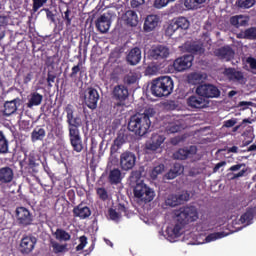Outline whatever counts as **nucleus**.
<instances>
[{
	"label": "nucleus",
	"instance_id": "1",
	"mask_svg": "<svg viewBox=\"0 0 256 256\" xmlns=\"http://www.w3.org/2000/svg\"><path fill=\"white\" fill-rule=\"evenodd\" d=\"M176 223L174 227H167L166 233L170 238L181 237V231L189 223L198 219V211L194 206L181 207L175 211Z\"/></svg>",
	"mask_w": 256,
	"mask_h": 256
},
{
	"label": "nucleus",
	"instance_id": "2",
	"mask_svg": "<svg viewBox=\"0 0 256 256\" xmlns=\"http://www.w3.org/2000/svg\"><path fill=\"white\" fill-rule=\"evenodd\" d=\"M65 112L67 113L70 143L73 147V150L77 153H80L84 149L81 133L79 130V128L83 126L82 118L80 115H74L75 109L71 104L67 105Z\"/></svg>",
	"mask_w": 256,
	"mask_h": 256
},
{
	"label": "nucleus",
	"instance_id": "3",
	"mask_svg": "<svg viewBox=\"0 0 256 256\" xmlns=\"http://www.w3.org/2000/svg\"><path fill=\"white\" fill-rule=\"evenodd\" d=\"M156 111L148 108L142 114H136L130 117L128 122V130L134 132L138 136H145L151 127V118L154 117Z\"/></svg>",
	"mask_w": 256,
	"mask_h": 256
},
{
	"label": "nucleus",
	"instance_id": "4",
	"mask_svg": "<svg viewBox=\"0 0 256 256\" xmlns=\"http://www.w3.org/2000/svg\"><path fill=\"white\" fill-rule=\"evenodd\" d=\"M131 181H135L136 185L133 189L134 197L141 200L145 204L151 203L155 197L156 193L153 189L148 187L143 180H141L140 171H132L130 176Z\"/></svg>",
	"mask_w": 256,
	"mask_h": 256
},
{
	"label": "nucleus",
	"instance_id": "5",
	"mask_svg": "<svg viewBox=\"0 0 256 256\" xmlns=\"http://www.w3.org/2000/svg\"><path fill=\"white\" fill-rule=\"evenodd\" d=\"M173 78L171 76H161L151 82V94L155 97H168L173 93Z\"/></svg>",
	"mask_w": 256,
	"mask_h": 256
},
{
	"label": "nucleus",
	"instance_id": "6",
	"mask_svg": "<svg viewBox=\"0 0 256 256\" xmlns=\"http://www.w3.org/2000/svg\"><path fill=\"white\" fill-rule=\"evenodd\" d=\"M190 22L186 17H177L172 19L165 30V34L168 37H172L176 31H187L189 30Z\"/></svg>",
	"mask_w": 256,
	"mask_h": 256
},
{
	"label": "nucleus",
	"instance_id": "7",
	"mask_svg": "<svg viewBox=\"0 0 256 256\" xmlns=\"http://www.w3.org/2000/svg\"><path fill=\"white\" fill-rule=\"evenodd\" d=\"M196 94L206 99H217L221 96V92L217 86L211 83L199 84L196 88Z\"/></svg>",
	"mask_w": 256,
	"mask_h": 256
},
{
	"label": "nucleus",
	"instance_id": "8",
	"mask_svg": "<svg viewBox=\"0 0 256 256\" xmlns=\"http://www.w3.org/2000/svg\"><path fill=\"white\" fill-rule=\"evenodd\" d=\"M15 216L19 227L26 228L33 225L34 216L26 207H17L15 210Z\"/></svg>",
	"mask_w": 256,
	"mask_h": 256
},
{
	"label": "nucleus",
	"instance_id": "9",
	"mask_svg": "<svg viewBox=\"0 0 256 256\" xmlns=\"http://www.w3.org/2000/svg\"><path fill=\"white\" fill-rule=\"evenodd\" d=\"M128 98L129 90L126 86H123V84L114 86L112 90V99L116 101L115 107H124Z\"/></svg>",
	"mask_w": 256,
	"mask_h": 256
},
{
	"label": "nucleus",
	"instance_id": "10",
	"mask_svg": "<svg viewBox=\"0 0 256 256\" xmlns=\"http://www.w3.org/2000/svg\"><path fill=\"white\" fill-rule=\"evenodd\" d=\"M37 244V238L32 234L23 235L19 244V251L22 255L27 256L32 254Z\"/></svg>",
	"mask_w": 256,
	"mask_h": 256
},
{
	"label": "nucleus",
	"instance_id": "11",
	"mask_svg": "<svg viewBox=\"0 0 256 256\" xmlns=\"http://www.w3.org/2000/svg\"><path fill=\"white\" fill-rule=\"evenodd\" d=\"M100 99V94L96 88H86L84 90V105L90 110H95L98 107V101Z\"/></svg>",
	"mask_w": 256,
	"mask_h": 256
},
{
	"label": "nucleus",
	"instance_id": "12",
	"mask_svg": "<svg viewBox=\"0 0 256 256\" xmlns=\"http://www.w3.org/2000/svg\"><path fill=\"white\" fill-rule=\"evenodd\" d=\"M170 56V48L165 45L152 46L148 51V58L151 60L161 61Z\"/></svg>",
	"mask_w": 256,
	"mask_h": 256
},
{
	"label": "nucleus",
	"instance_id": "13",
	"mask_svg": "<svg viewBox=\"0 0 256 256\" xmlns=\"http://www.w3.org/2000/svg\"><path fill=\"white\" fill-rule=\"evenodd\" d=\"M137 157L130 151L123 152L120 155L119 164L123 171L132 170L136 165Z\"/></svg>",
	"mask_w": 256,
	"mask_h": 256
},
{
	"label": "nucleus",
	"instance_id": "14",
	"mask_svg": "<svg viewBox=\"0 0 256 256\" xmlns=\"http://www.w3.org/2000/svg\"><path fill=\"white\" fill-rule=\"evenodd\" d=\"M193 55H184L175 59L173 67L177 72H183L192 67Z\"/></svg>",
	"mask_w": 256,
	"mask_h": 256
},
{
	"label": "nucleus",
	"instance_id": "15",
	"mask_svg": "<svg viewBox=\"0 0 256 256\" xmlns=\"http://www.w3.org/2000/svg\"><path fill=\"white\" fill-rule=\"evenodd\" d=\"M186 104L191 109H204L208 107L209 102L204 97L198 96V94H192L187 98Z\"/></svg>",
	"mask_w": 256,
	"mask_h": 256
},
{
	"label": "nucleus",
	"instance_id": "16",
	"mask_svg": "<svg viewBox=\"0 0 256 256\" xmlns=\"http://www.w3.org/2000/svg\"><path fill=\"white\" fill-rule=\"evenodd\" d=\"M121 20L123 24L130 28H135L139 24V16L134 10H127L122 14Z\"/></svg>",
	"mask_w": 256,
	"mask_h": 256
},
{
	"label": "nucleus",
	"instance_id": "17",
	"mask_svg": "<svg viewBox=\"0 0 256 256\" xmlns=\"http://www.w3.org/2000/svg\"><path fill=\"white\" fill-rule=\"evenodd\" d=\"M214 54L220 60H224L226 62L231 61L234 58L235 52L233 48L229 45H225L220 47L214 51Z\"/></svg>",
	"mask_w": 256,
	"mask_h": 256
},
{
	"label": "nucleus",
	"instance_id": "18",
	"mask_svg": "<svg viewBox=\"0 0 256 256\" xmlns=\"http://www.w3.org/2000/svg\"><path fill=\"white\" fill-rule=\"evenodd\" d=\"M224 74L228 77L230 81L243 84L245 82L244 73L236 68L229 67L225 68Z\"/></svg>",
	"mask_w": 256,
	"mask_h": 256
},
{
	"label": "nucleus",
	"instance_id": "19",
	"mask_svg": "<svg viewBox=\"0 0 256 256\" xmlns=\"http://www.w3.org/2000/svg\"><path fill=\"white\" fill-rule=\"evenodd\" d=\"M110 27H111V20L105 14L100 15L96 19V29L101 34H106L110 30Z\"/></svg>",
	"mask_w": 256,
	"mask_h": 256
},
{
	"label": "nucleus",
	"instance_id": "20",
	"mask_svg": "<svg viewBox=\"0 0 256 256\" xmlns=\"http://www.w3.org/2000/svg\"><path fill=\"white\" fill-rule=\"evenodd\" d=\"M160 23L158 15H148L144 21L143 29L146 33L153 32L157 29Z\"/></svg>",
	"mask_w": 256,
	"mask_h": 256
},
{
	"label": "nucleus",
	"instance_id": "21",
	"mask_svg": "<svg viewBox=\"0 0 256 256\" xmlns=\"http://www.w3.org/2000/svg\"><path fill=\"white\" fill-rule=\"evenodd\" d=\"M142 59V51L139 47H134L130 49L126 56V61L129 65L135 66L141 62Z\"/></svg>",
	"mask_w": 256,
	"mask_h": 256
},
{
	"label": "nucleus",
	"instance_id": "22",
	"mask_svg": "<svg viewBox=\"0 0 256 256\" xmlns=\"http://www.w3.org/2000/svg\"><path fill=\"white\" fill-rule=\"evenodd\" d=\"M73 215L80 220H86L91 216V209L87 205L80 203L74 207Z\"/></svg>",
	"mask_w": 256,
	"mask_h": 256
},
{
	"label": "nucleus",
	"instance_id": "23",
	"mask_svg": "<svg viewBox=\"0 0 256 256\" xmlns=\"http://www.w3.org/2000/svg\"><path fill=\"white\" fill-rule=\"evenodd\" d=\"M166 138L163 135L152 134L149 142L146 143V149L156 151L165 142Z\"/></svg>",
	"mask_w": 256,
	"mask_h": 256
},
{
	"label": "nucleus",
	"instance_id": "24",
	"mask_svg": "<svg viewBox=\"0 0 256 256\" xmlns=\"http://www.w3.org/2000/svg\"><path fill=\"white\" fill-rule=\"evenodd\" d=\"M14 179V170L9 167H1L0 168V183L3 185H8V183H12Z\"/></svg>",
	"mask_w": 256,
	"mask_h": 256
},
{
	"label": "nucleus",
	"instance_id": "25",
	"mask_svg": "<svg viewBox=\"0 0 256 256\" xmlns=\"http://www.w3.org/2000/svg\"><path fill=\"white\" fill-rule=\"evenodd\" d=\"M127 135L120 131L117 133V137L114 139L113 144L110 147V153L114 154L122 148V146L126 143Z\"/></svg>",
	"mask_w": 256,
	"mask_h": 256
},
{
	"label": "nucleus",
	"instance_id": "26",
	"mask_svg": "<svg viewBox=\"0 0 256 256\" xmlns=\"http://www.w3.org/2000/svg\"><path fill=\"white\" fill-rule=\"evenodd\" d=\"M197 151L195 146L190 148H180L173 154L175 160H186L190 155L195 154Z\"/></svg>",
	"mask_w": 256,
	"mask_h": 256
},
{
	"label": "nucleus",
	"instance_id": "27",
	"mask_svg": "<svg viewBox=\"0 0 256 256\" xmlns=\"http://www.w3.org/2000/svg\"><path fill=\"white\" fill-rule=\"evenodd\" d=\"M40 155L36 151H31L29 155L25 157V163L29 169L35 171V168L40 165Z\"/></svg>",
	"mask_w": 256,
	"mask_h": 256
},
{
	"label": "nucleus",
	"instance_id": "28",
	"mask_svg": "<svg viewBox=\"0 0 256 256\" xmlns=\"http://www.w3.org/2000/svg\"><path fill=\"white\" fill-rule=\"evenodd\" d=\"M110 185H119L122 181V172L119 168L110 169L107 176Z\"/></svg>",
	"mask_w": 256,
	"mask_h": 256
},
{
	"label": "nucleus",
	"instance_id": "29",
	"mask_svg": "<svg viewBox=\"0 0 256 256\" xmlns=\"http://www.w3.org/2000/svg\"><path fill=\"white\" fill-rule=\"evenodd\" d=\"M42 101H43L42 94H39L38 92H32L27 103V108L31 109L34 106H39L41 105Z\"/></svg>",
	"mask_w": 256,
	"mask_h": 256
},
{
	"label": "nucleus",
	"instance_id": "30",
	"mask_svg": "<svg viewBox=\"0 0 256 256\" xmlns=\"http://www.w3.org/2000/svg\"><path fill=\"white\" fill-rule=\"evenodd\" d=\"M51 247H52V252L55 255H59V254H64L66 252H68V244H61L55 240L51 241Z\"/></svg>",
	"mask_w": 256,
	"mask_h": 256
},
{
	"label": "nucleus",
	"instance_id": "31",
	"mask_svg": "<svg viewBox=\"0 0 256 256\" xmlns=\"http://www.w3.org/2000/svg\"><path fill=\"white\" fill-rule=\"evenodd\" d=\"M203 3H206V0H184V7L188 11H196V9H200Z\"/></svg>",
	"mask_w": 256,
	"mask_h": 256
},
{
	"label": "nucleus",
	"instance_id": "32",
	"mask_svg": "<svg viewBox=\"0 0 256 256\" xmlns=\"http://www.w3.org/2000/svg\"><path fill=\"white\" fill-rule=\"evenodd\" d=\"M255 213H256V209L255 208H248L247 211L240 218L241 224L250 225L251 221L255 217Z\"/></svg>",
	"mask_w": 256,
	"mask_h": 256
},
{
	"label": "nucleus",
	"instance_id": "33",
	"mask_svg": "<svg viewBox=\"0 0 256 256\" xmlns=\"http://www.w3.org/2000/svg\"><path fill=\"white\" fill-rule=\"evenodd\" d=\"M54 236L56 240L58 241H63V242H68L71 240V235L69 232L62 228H57L56 232L54 233Z\"/></svg>",
	"mask_w": 256,
	"mask_h": 256
},
{
	"label": "nucleus",
	"instance_id": "34",
	"mask_svg": "<svg viewBox=\"0 0 256 256\" xmlns=\"http://www.w3.org/2000/svg\"><path fill=\"white\" fill-rule=\"evenodd\" d=\"M186 50L192 55H202L204 54V48L196 43H190L186 45Z\"/></svg>",
	"mask_w": 256,
	"mask_h": 256
},
{
	"label": "nucleus",
	"instance_id": "35",
	"mask_svg": "<svg viewBox=\"0 0 256 256\" xmlns=\"http://www.w3.org/2000/svg\"><path fill=\"white\" fill-rule=\"evenodd\" d=\"M16 111H17L16 100H11L10 102H6L4 104V110H3L4 116L8 117L14 114Z\"/></svg>",
	"mask_w": 256,
	"mask_h": 256
},
{
	"label": "nucleus",
	"instance_id": "36",
	"mask_svg": "<svg viewBox=\"0 0 256 256\" xmlns=\"http://www.w3.org/2000/svg\"><path fill=\"white\" fill-rule=\"evenodd\" d=\"M9 150V142L3 131H0V154H7Z\"/></svg>",
	"mask_w": 256,
	"mask_h": 256
},
{
	"label": "nucleus",
	"instance_id": "37",
	"mask_svg": "<svg viewBox=\"0 0 256 256\" xmlns=\"http://www.w3.org/2000/svg\"><path fill=\"white\" fill-rule=\"evenodd\" d=\"M46 135V132L43 128H36L31 134V140L36 142L38 140H43Z\"/></svg>",
	"mask_w": 256,
	"mask_h": 256
},
{
	"label": "nucleus",
	"instance_id": "38",
	"mask_svg": "<svg viewBox=\"0 0 256 256\" xmlns=\"http://www.w3.org/2000/svg\"><path fill=\"white\" fill-rule=\"evenodd\" d=\"M62 19L65 21V25L68 28L71 27L74 15L69 7H67L66 11L62 12Z\"/></svg>",
	"mask_w": 256,
	"mask_h": 256
},
{
	"label": "nucleus",
	"instance_id": "39",
	"mask_svg": "<svg viewBox=\"0 0 256 256\" xmlns=\"http://www.w3.org/2000/svg\"><path fill=\"white\" fill-rule=\"evenodd\" d=\"M228 235H229V233H225L224 231L214 232V233L209 234L206 237V242L210 243V242L216 241L218 239H222L224 237H227Z\"/></svg>",
	"mask_w": 256,
	"mask_h": 256
},
{
	"label": "nucleus",
	"instance_id": "40",
	"mask_svg": "<svg viewBox=\"0 0 256 256\" xmlns=\"http://www.w3.org/2000/svg\"><path fill=\"white\" fill-rule=\"evenodd\" d=\"M96 195L100 201L106 202L109 200V193L106 188L98 187L96 188Z\"/></svg>",
	"mask_w": 256,
	"mask_h": 256
},
{
	"label": "nucleus",
	"instance_id": "41",
	"mask_svg": "<svg viewBox=\"0 0 256 256\" xmlns=\"http://www.w3.org/2000/svg\"><path fill=\"white\" fill-rule=\"evenodd\" d=\"M166 206L171 207V208H175L177 206H179V200L177 198V194H172L169 195L165 201Z\"/></svg>",
	"mask_w": 256,
	"mask_h": 256
},
{
	"label": "nucleus",
	"instance_id": "42",
	"mask_svg": "<svg viewBox=\"0 0 256 256\" xmlns=\"http://www.w3.org/2000/svg\"><path fill=\"white\" fill-rule=\"evenodd\" d=\"M122 57V51L119 48H114L109 55V60L112 63H117L119 59Z\"/></svg>",
	"mask_w": 256,
	"mask_h": 256
},
{
	"label": "nucleus",
	"instance_id": "43",
	"mask_svg": "<svg viewBox=\"0 0 256 256\" xmlns=\"http://www.w3.org/2000/svg\"><path fill=\"white\" fill-rule=\"evenodd\" d=\"M82 67V61H79L77 65H74L72 67V72L69 74V77L71 79H76L77 75L80 73V75H82L83 71L81 69Z\"/></svg>",
	"mask_w": 256,
	"mask_h": 256
},
{
	"label": "nucleus",
	"instance_id": "44",
	"mask_svg": "<svg viewBox=\"0 0 256 256\" xmlns=\"http://www.w3.org/2000/svg\"><path fill=\"white\" fill-rule=\"evenodd\" d=\"M165 171V165L159 164L155 166L151 171V179H156L159 174H162Z\"/></svg>",
	"mask_w": 256,
	"mask_h": 256
},
{
	"label": "nucleus",
	"instance_id": "45",
	"mask_svg": "<svg viewBox=\"0 0 256 256\" xmlns=\"http://www.w3.org/2000/svg\"><path fill=\"white\" fill-rule=\"evenodd\" d=\"M244 38L248 40H256V27L246 29L244 31Z\"/></svg>",
	"mask_w": 256,
	"mask_h": 256
},
{
	"label": "nucleus",
	"instance_id": "46",
	"mask_svg": "<svg viewBox=\"0 0 256 256\" xmlns=\"http://www.w3.org/2000/svg\"><path fill=\"white\" fill-rule=\"evenodd\" d=\"M178 203L183 205L185 202H189L190 194L188 191H182L180 194L177 195Z\"/></svg>",
	"mask_w": 256,
	"mask_h": 256
},
{
	"label": "nucleus",
	"instance_id": "47",
	"mask_svg": "<svg viewBox=\"0 0 256 256\" xmlns=\"http://www.w3.org/2000/svg\"><path fill=\"white\" fill-rule=\"evenodd\" d=\"M254 3V0H238L237 5L241 9H250V7H253Z\"/></svg>",
	"mask_w": 256,
	"mask_h": 256
},
{
	"label": "nucleus",
	"instance_id": "48",
	"mask_svg": "<svg viewBox=\"0 0 256 256\" xmlns=\"http://www.w3.org/2000/svg\"><path fill=\"white\" fill-rule=\"evenodd\" d=\"M32 3H33L32 11H34V13H37V11L41 9V7H43L44 5H46V3H48V0H32Z\"/></svg>",
	"mask_w": 256,
	"mask_h": 256
},
{
	"label": "nucleus",
	"instance_id": "49",
	"mask_svg": "<svg viewBox=\"0 0 256 256\" xmlns=\"http://www.w3.org/2000/svg\"><path fill=\"white\" fill-rule=\"evenodd\" d=\"M108 216L111 221L118 222L121 219V214L118 213L115 209L109 208L108 209Z\"/></svg>",
	"mask_w": 256,
	"mask_h": 256
},
{
	"label": "nucleus",
	"instance_id": "50",
	"mask_svg": "<svg viewBox=\"0 0 256 256\" xmlns=\"http://www.w3.org/2000/svg\"><path fill=\"white\" fill-rule=\"evenodd\" d=\"M124 81L127 85H134L138 81V76L136 74H127Z\"/></svg>",
	"mask_w": 256,
	"mask_h": 256
},
{
	"label": "nucleus",
	"instance_id": "51",
	"mask_svg": "<svg viewBox=\"0 0 256 256\" xmlns=\"http://www.w3.org/2000/svg\"><path fill=\"white\" fill-rule=\"evenodd\" d=\"M79 241H80V244L78 246H76L77 252L82 251L86 247V245L88 243L87 236L86 235L80 236Z\"/></svg>",
	"mask_w": 256,
	"mask_h": 256
},
{
	"label": "nucleus",
	"instance_id": "52",
	"mask_svg": "<svg viewBox=\"0 0 256 256\" xmlns=\"http://www.w3.org/2000/svg\"><path fill=\"white\" fill-rule=\"evenodd\" d=\"M167 5H169L167 0H155L153 3L155 9H163L164 7H167Z\"/></svg>",
	"mask_w": 256,
	"mask_h": 256
},
{
	"label": "nucleus",
	"instance_id": "53",
	"mask_svg": "<svg viewBox=\"0 0 256 256\" xmlns=\"http://www.w3.org/2000/svg\"><path fill=\"white\" fill-rule=\"evenodd\" d=\"M55 79H56V74L51 72V71H49L48 75H47V83H48V87L49 88L53 87L52 83L55 82Z\"/></svg>",
	"mask_w": 256,
	"mask_h": 256
},
{
	"label": "nucleus",
	"instance_id": "54",
	"mask_svg": "<svg viewBox=\"0 0 256 256\" xmlns=\"http://www.w3.org/2000/svg\"><path fill=\"white\" fill-rule=\"evenodd\" d=\"M247 62L250 65V68L252 69V73L256 74V58L248 57Z\"/></svg>",
	"mask_w": 256,
	"mask_h": 256
},
{
	"label": "nucleus",
	"instance_id": "55",
	"mask_svg": "<svg viewBox=\"0 0 256 256\" xmlns=\"http://www.w3.org/2000/svg\"><path fill=\"white\" fill-rule=\"evenodd\" d=\"M32 79H33V72L29 70L27 74H24L23 76V83L27 85L28 83L31 82Z\"/></svg>",
	"mask_w": 256,
	"mask_h": 256
},
{
	"label": "nucleus",
	"instance_id": "56",
	"mask_svg": "<svg viewBox=\"0 0 256 256\" xmlns=\"http://www.w3.org/2000/svg\"><path fill=\"white\" fill-rule=\"evenodd\" d=\"M167 130H168L169 133H177V132H180V131H181V126L176 125V124H171V125L168 127Z\"/></svg>",
	"mask_w": 256,
	"mask_h": 256
},
{
	"label": "nucleus",
	"instance_id": "57",
	"mask_svg": "<svg viewBox=\"0 0 256 256\" xmlns=\"http://www.w3.org/2000/svg\"><path fill=\"white\" fill-rule=\"evenodd\" d=\"M166 179H175L176 177H179L177 172H174L173 168H171L165 175Z\"/></svg>",
	"mask_w": 256,
	"mask_h": 256
},
{
	"label": "nucleus",
	"instance_id": "58",
	"mask_svg": "<svg viewBox=\"0 0 256 256\" xmlns=\"http://www.w3.org/2000/svg\"><path fill=\"white\" fill-rule=\"evenodd\" d=\"M116 210L118 211V214H127V208L124 204L119 203L116 207Z\"/></svg>",
	"mask_w": 256,
	"mask_h": 256
},
{
	"label": "nucleus",
	"instance_id": "59",
	"mask_svg": "<svg viewBox=\"0 0 256 256\" xmlns=\"http://www.w3.org/2000/svg\"><path fill=\"white\" fill-rule=\"evenodd\" d=\"M237 124V119H231L224 122V127L232 128Z\"/></svg>",
	"mask_w": 256,
	"mask_h": 256
},
{
	"label": "nucleus",
	"instance_id": "60",
	"mask_svg": "<svg viewBox=\"0 0 256 256\" xmlns=\"http://www.w3.org/2000/svg\"><path fill=\"white\" fill-rule=\"evenodd\" d=\"M172 170H173L174 172H176V174H178V176H179L181 173H183V167H182V165L179 164V163L174 164Z\"/></svg>",
	"mask_w": 256,
	"mask_h": 256
},
{
	"label": "nucleus",
	"instance_id": "61",
	"mask_svg": "<svg viewBox=\"0 0 256 256\" xmlns=\"http://www.w3.org/2000/svg\"><path fill=\"white\" fill-rule=\"evenodd\" d=\"M230 24L236 28H239V15L232 16L230 19Z\"/></svg>",
	"mask_w": 256,
	"mask_h": 256
},
{
	"label": "nucleus",
	"instance_id": "62",
	"mask_svg": "<svg viewBox=\"0 0 256 256\" xmlns=\"http://www.w3.org/2000/svg\"><path fill=\"white\" fill-rule=\"evenodd\" d=\"M45 11H46L47 19L50 20L52 23H55V15H54V13L51 10H49L48 8L45 9Z\"/></svg>",
	"mask_w": 256,
	"mask_h": 256
},
{
	"label": "nucleus",
	"instance_id": "63",
	"mask_svg": "<svg viewBox=\"0 0 256 256\" xmlns=\"http://www.w3.org/2000/svg\"><path fill=\"white\" fill-rule=\"evenodd\" d=\"M246 172H247V169H243L239 173H234L233 177L231 178L232 181H234V179H239L240 177H244Z\"/></svg>",
	"mask_w": 256,
	"mask_h": 256
},
{
	"label": "nucleus",
	"instance_id": "64",
	"mask_svg": "<svg viewBox=\"0 0 256 256\" xmlns=\"http://www.w3.org/2000/svg\"><path fill=\"white\" fill-rule=\"evenodd\" d=\"M243 166H245L244 163H240V164H236V165H233L229 168V171H232V172H235V171H238L240 170Z\"/></svg>",
	"mask_w": 256,
	"mask_h": 256
}]
</instances>
